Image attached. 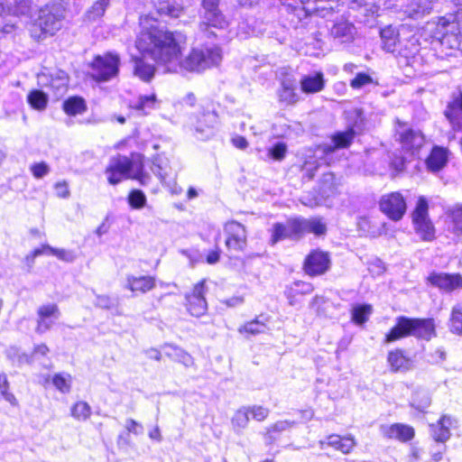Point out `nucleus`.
<instances>
[{
	"label": "nucleus",
	"instance_id": "obj_1",
	"mask_svg": "<svg viewBox=\"0 0 462 462\" xmlns=\"http://www.w3.org/2000/svg\"><path fill=\"white\" fill-rule=\"evenodd\" d=\"M140 27L137 49L149 54L166 71L179 72L180 58L186 47V36L179 31L158 28L156 19L149 14L140 17Z\"/></svg>",
	"mask_w": 462,
	"mask_h": 462
},
{
	"label": "nucleus",
	"instance_id": "obj_2",
	"mask_svg": "<svg viewBox=\"0 0 462 462\" xmlns=\"http://www.w3.org/2000/svg\"><path fill=\"white\" fill-rule=\"evenodd\" d=\"M435 325L431 319H411L399 316L395 319V325L385 335L384 343L399 340L407 337H415L430 340L435 336Z\"/></svg>",
	"mask_w": 462,
	"mask_h": 462
},
{
	"label": "nucleus",
	"instance_id": "obj_3",
	"mask_svg": "<svg viewBox=\"0 0 462 462\" xmlns=\"http://www.w3.org/2000/svg\"><path fill=\"white\" fill-rule=\"evenodd\" d=\"M106 174L108 182L112 185L119 183L124 179L136 180L143 186L147 185L151 180V176L143 171V165L140 160H131L119 154L109 160Z\"/></svg>",
	"mask_w": 462,
	"mask_h": 462
},
{
	"label": "nucleus",
	"instance_id": "obj_4",
	"mask_svg": "<svg viewBox=\"0 0 462 462\" xmlns=\"http://www.w3.org/2000/svg\"><path fill=\"white\" fill-rule=\"evenodd\" d=\"M64 13L65 8L60 3H51L41 8L30 28L32 37L40 41L55 34L62 26Z\"/></svg>",
	"mask_w": 462,
	"mask_h": 462
},
{
	"label": "nucleus",
	"instance_id": "obj_5",
	"mask_svg": "<svg viewBox=\"0 0 462 462\" xmlns=\"http://www.w3.org/2000/svg\"><path fill=\"white\" fill-rule=\"evenodd\" d=\"M222 60V51L219 47L193 49L184 60L180 59L179 72L201 71L212 66H217Z\"/></svg>",
	"mask_w": 462,
	"mask_h": 462
},
{
	"label": "nucleus",
	"instance_id": "obj_6",
	"mask_svg": "<svg viewBox=\"0 0 462 462\" xmlns=\"http://www.w3.org/2000/svg\"><path fill=\"white\" fill-rule=\"evenodd\" d=\"M415 233L424 242H431L436 238V228L429 215V201L424 196L417 199L411 214Z\"/></svg>",
	"mask_w": 462,
	"mask_h": 462
},
{
	"label": "nucleus",
	"instance_id": "obj_7",
	"mask_svg": "<svg viewBox=\"0 0 462 462\" xmlns=\"http://www.w3.org/2000/svg\"><path fill=\"white\" fill-rule=\"evenodd\" d=\"M461 34L462 10H458L452 20L447 17L439 18L436 27V37L442 45H447L451 49L458 48Z\"/></svg>",
	"mask_w": 462,
	"mask_h": 462
},
{
	"label": "nucleus",
	"instance_id": "obj_8",
	"mask_svg": "<svg viewBox=\"0 0 462 462\" xmlns=\"http://www.w3.org/2000/svg\"><path fill=\"white\" fill-rule=\"evenodd\" d=\"M120 56L112 51L97 55L90 64L91 77L97 81H108L119 72Z\"/></svg>",
	"mask_w": 462,
	"mask_h": 462
},
{
	"label": "nucleus",
	"instance_id": "obj_9",
	"mask_svg": "<svg viewBox=\"0 0 462 462\" xmlns=\"http://www.w3.org/2000/svg\"><path fill=\"white\" fill-rule=\"evenodd\" d=\"M202 3V11L200 14L201 21L199 24V30L208 38L215 37L216 34L211 28L226 29L229 22L219 9L218 5Z\"/></svg>",
	"mask_w": 462,
	"mask_h": 462
},
{
	"label": "nucleus",
	"instance_id": "obj_10",
	"mask_svg": "<svg viewBox=\"0 0 462 462\" xmlns=\"http://www.w3.org/2000/svg\"><path fill=\"white\" fill-rule=\"evenodd\" d=\"M395 136L406 152L414 154L419 152L425 143L424 134L419 129H413L407 124L397 121Z\"/></svg>",
	"mask_w": 462,
	"mask_h": 462
},
{
	"label": "nucleus",
	"instance_id": "obj_11",
	"mask_svg": "<svg viewBox=\"0 0 462 462\" xmlns=\"http://www.w3.org/2000/svg\"><path fill=\"white\" fill-rule=\"evenodd\" d=\"M379 208L391 220L399 221L406 213L407 203L402 193L393 191L381 197Z\"/></svg>",
	"mask_w": 462,
	"mask_h": 462
},
{
	"label": "nucleus",
	"instance_id": "obj_12",
	"mask_svg": "<svg viewBox=\"0 0 462 462\" xmlns=\"http://www.w3.org/2000/svg\"><path fill=\"white\" fill-rule=\"evenodd\" d=\"M217 124V115L213 111H208L194 118L190 130L196 139L207 141L215 135Z\"/></svg>",
	"mask_w": 462,
	"mask_h": 462
},
{
	"label": "nucleus",
	"instance_id": "obj_13",
	"mask_svg": "<svg viewBox=\"0 0 462 462\" xmlns=\"http://www.w3.org/2000/svg\"><path fill=\"white\" fill-rule=\"evenodd\" d=\"M226 235V246L228 251L243 252L247 245V232L245 227L237 221L232 220L225 225Z\"/></svg>",
	"mask_w": 462,
	"mask_h": 462
},
{
	"label": "nucleus",
	"instance_id": "obj_14",
	"mask_svg": "<svg viewBox=\"0 0 462 462\" xmlns=\"http://www.w3.org/2000/svg\"><path fill=\"white\" fill-rule=\"evenodd\" d=\"M208 292L206 281L202 280L196 283L190 293L186 294V306L188 311L195 317H201L208 310V303L205 298Z\"/></svg>",
	"mask_w": 462,
	"mask_h": 462
},
{
	"label": "nucleus",
	"instance_id": "obj_15",
	"mask_svg": "<svg viewBox=\"0 0 462 462\" xmlns=\"http://www.w3.org/2000/svg\"><path fill=\"white\" fill-rule=\"evenodd\" d=\"M457 428V419L451 415L443 414L436 423L430 425V432L436 442L444 444L450 439L451 430Z\"/></svg>",
	"mask_w": 462,
	"mask_h": 462
},
{
	"label": "nucleus",
	"instance_id": "obj_16",
	"mask_svg": "<svg viewBox=\"0 0 462 462\" xmlns=\"http://www.w3.org/2000/svg\"><path fill=\"white\" fill-rule=\"evenodd\" d=\"M300 226H299V219H290L285 224L282 223H275L273 225L272 227V236H271V243L272 245H274L278 243L279 241L284 240V239H300Z\"/></svg>",
	"mask_w": 462,
	"mask_h": 462
},
{
	"label": "nucleus",
	"instance_id": "obj_17",
	"mask_svg": "<svg viewBox=\"0 0 462 462\" xmlns=\"http://www.w3.org/2000/svg\"><path fill=\"white\" fill-rule=\"evenodd\" d=\"M330 264L328 254L321 251L311 252L305 260L304 270L310 276L326 273Z\"/></svg>",
	"mask_w": 462,
	"mask_h": 462
},
{
	"label": "nucleus",
	"instance_id": "obj_18",
	"mask_svg": "<svg viewBox=\"0 0 462 462\" xmlns=\"http://www.w3.org/2000/svg\"><path fill=\"white\" fill-rule=\"evenodd\" d=\"M428 281L433 286L448 292L462 288V275L460 273L433 272L428 276Z\"/></svg>",
	"mask_w": 462,
	"mask_h": 462
},
{
	"label": "nucleus",
	"instance_id": "obj_19",
	"mask_svg": "<svg viewBox=\"0 0 462 462\" xmlns=\"http://www.w3.org/2000/svg\"><path fill=\"white\" fill-rule=\"evenodd\" d=\"M445 116L454 129L462 131V89L453 93L452 100L447 106Z\"/></svg>",
	"mask_w": 462,
	"mask_h": 462
},
{
	"label": "nucleus",
	"instance_id": "obj_20",
	"mask_svg": "<svg viewBox=\"0 0 462 462\" xmlns=\"http://www.w3.org/2000/svg\"><path fill=\"white\" fill-rule=\"evenodd\" d=\"M356 33V27L346 20L341 19L334 23L329 30V35L339 43L351 42Z\"/></svg>",
	"mask_w": 462,
	"mask_h": 462
},
{
	"label": "nucleus",
	"instance_id": "obj_21",
	"mask_svg": "<svg viewBox=\"0 0 462 462\" xmlns=\"http://www.w3.org/2000/svg\"><path fill=\"white\" fill-rule=\"evenodd\" d=\"M380 430L384 437L403 442L409 441L414 437L413 428L402 423H394L390 426L382 425Z\"/></svg>",
	"mask_w": 462,
	"mask_h": 462
},
{
	"label": "nucleus",
	"instance_id": "obj_22",
	"mask_svg": "<svg viewBox=\"0 0 462 462\" xmlns=\"http://www.w3.org/2000/svg\"><path fill=\"white\" fill-rule=\"evenodd\" d=\"M319 446L321 448H324L325 446H328L344 454H347L356 446V441L354 438L349 436L341 437L337 434H332L327 438V440H320Z\"/></svg>",
	"mask_w": 462,
	"mask_h": 462
},
{
	"label": "nucleus",
	"instance_id": "obj_23",
	"mask_svg": "<svg viewBox=\"0 0 462 462\" xmlns=\"http://www.w3.org/2000/svg\"><path fill=\"white\" fill-rule=\"evenodd\" d=\"M161 349L170 359L179 362L186 367H189L194 365L193 357L184 349L176 345L165 343L161 346Z\"/></svg>",
	"mask_w": 462,
	"mask_h": 462
},
{
	"label": "nucleus",
	"instance_id": "obj_24",
	"mask_svg": "<svg viewBox=\"0 0 462 462\" xmlns=\"http://www.w3.org/2000/svg\"><path fill=\"white\" fill-rule=\"evenodd\" d=\"M155 278L152 276L127 275L125 287L132 292L146 293L155 287Z\"/></svg>",
	"mask_w": 462,
	"mask_h": 462
},
{
	"label": "nucleus",
	"instance_id": "obj_25",
	"mask_svg": "<svg viewBox=\"0 0 462 462\" xmlns=\"http://www.w3.org/2000/svg\"><path fill=\"white\" fill-rule=\"evenodd\" d=\"M296 82L294 79L285 78L281 82V87L278 89L279 101L285 105L296 104L300 97L296 92Z\"/></svg>",
	"mask_w": 462,
	"mask_h": 462
},
{
	"label": "nucleus",
	"instance_id": "obj_26",
	"mask_svg": "<svg viewBox=\"0 0 462 462\" xmlns=\"http://www.w3.org/2000/svg\"><path fill=\"white\" fill-rule=\"evenodd\" d=\"M311 283L302 281H296L285 289V296L289 300L291 306H294L299 302V296L310 294L313 291Z\"/></svg>",
	"mask_w": 462,
	"mask_h": 462
},
{
	"label": "nucleus",
	"instance_id": "obj_27",
	"mask_svg": "<svg viewBox=\"0 0 462 462\" xmlns=\"http://www.w3.org/2000/svg\"><path fill=\"white\" fill-rule=\"evenodd\" d=\"M435 0H411L404 9V13L411 19H419L429 14L433 9Z\"/></svg>",
	"mask_w": 462,
	"mask_h": 462
},
{
	"label": "nucleus",
	"instance_id": "obj_28",
	"mask_svg": "<svg viewBox=\"0 0 462 462\" xmlns=\"http://www.w3.org/2000/svg\"><path fill=\"white\" fill-rule=\"evenodd\" d=\"M448 162V150L435 146L426 160L427 169L431 172L442 170Z\"/></svg>",
	"mask_w": 462,
	"mask_h": 462
},
{
	"label": "nucleus",
	"instance_id": "obj_29",
	"mask_svg": "<svg viewBox=\"0 0 462 462\" xmlns=\"http://www.w3.org/2000/svg\"><path fill=\"white\" fill-rule=\"evenodd\" d=\"M300 83L302 92L306 94L318 93L325 87L324 75L322 72H315L302 77Z\"/></svg>",
	"mask_w": 462,
	"mask_h": 462
},
{
	"label": "nucleus",
	"instance_id": "obj_30",
	"mask_svg": "<svg viewBox=\"0 0 462 462\" xmlns=\"http://www.w3.org/2000/svg\"><path fill=\"white\" fill-rule=\"evenodd\" d=\"M387 361L393 372H405L411 368V361L403 355L400 349L391 351L388 354Z\"/></svg>",
	"mask_w": 462,
	"mask_h": 462
},
{
	"label": "nucleus",
	"instance_id": "obj_31",
	"mask_svg": "<svg viewBox=\"0 0 462 462\" xmlns=\"http://www.w3.org/2000/svg\"><path fill=\"white\" fill-rule=\"evenodd\" d=\"M356 135V132L353 127L348 128L345 132H338L332 136L333 145H328L325 149L328 152H332L336 149H342L348 147Z\"/></svg>",
	"mask_w": 462,
	"mask_h": 462
},
{
	"label": "nucleus",
	"instance_id": "obj_32",
	"mask_svg": "<svg viewBox=\"0 0 462 462\" xmlns=\"http://www.w3.org/2000/svg\"><path fill=\"white\" fill-rule=\"evenodd\" d=\"M262 318L263 316H259L253 320L245 322L244 325L239 327L238 332L240 334H247L251 336L266 333L269 330L266 323L268 319Z\"/></svg>",
	"mask_w": 462,
	"mask_h": 462
},
{
	"label": "nucleus",
	"instance_id": "obj_33",
	"mask_svg": "<svg viewBox=\"0 0 462 462\" xmlns=\"http://www.w3.org/2000/svg\"><path fill=\"white\" fill-rule=\"evenodd\" d=\"M300 237L307 233H313L317 236L324 235L327 231L326 225L319 218H298Z\"/></svg>",
	"mask_w": 462,
	"mask_h": 462
},
{
	"label": "nucleus",
	"instance_id": "obj_34",
	"mask_svg": "<svg viewBox=\"0 0 462 462\" xmlns=\"http://www.w3.org/2000/svg\"><path fill=\"white\" fill-rule=\"evenodd\" d=\"M380 34L383 49L387 52L394 54L401 41L398 38L399 34L397 31L392 26H389L382 29Z\"/></svg>",
	"mask_w": 462,
	"mask_h": 462
},
{
	"label": "nucleus",
	"instance_id": "obj_35",
	"mask_svg": "<svg viewBox=\"0 0 462 462\" xmlns=\"http://www.w3.org/2000/svg\"><path fill=\"white\" fill-rule=\"evenodd\" d=\"M447 224L454 234L462 233V205H455L447 210Z\"/></svg>",
	"mask_w": 462,
	"mask_h": 462
},
{
	"label": "nucleus",
	"instance_id": "obj_36",
	"mask_svg": "<svg viewBox=\"0 0 462 462\" xmlns=\"http://www.w3.org/2000/svg\"><path fill=\"white\" fill-rule=\"evenodd\" d=\"M419 51L418 41L415 38L400 41L395 56L403 57L407 60L414 57Z\"/></svg>",
	"mask_w": 462,
	"mask_h": 462
},
{
	"label": "nucleus",
	"instance_id": "obj_37",
	"mask_svg": "<svg viewBox=\"0 0 462 462\" xmlns=\"http://www.w3.org/2000/svg\"><path fill=\"white\" fill-rule=\"evenodd\" d=\"M62 108L69 116L83 114L87 110L85 100L79 97H70L63 102Z\"/></svg>",
	"mask_w": 462,
	"mask_h": 462
},
{
	"label": "nucleus",
	"instance_id": "obj_38",
	"mask_svg": "<svg viewBox=\"0 0 462 462\" xmlns=\"http://www.w3.org/2000/svg\"><path fill=\"white\" fill-rule=\"evenodd\" d=\"M69 77L65 71L60 70L51 76L49 87L53 90L54 95H63L68 88Z\"/></svg>",
	"mask_w": 462,
	"mask_h": 462
},
{
	"label": "nucleus",
	"instance_id": "obj_39",
	"mask_svg": "<svg viewBox=\"0 0 462 462\" xmlns=\"http://www.w3.org/2000/svg\"><path fill=\"white\" fill-rule=\"evenodd\" d=\"M250 416L248 413V409L246 406H243L238 409L231 419V424L234 430L237 433H240L243 430H245L249 423Z\"/></svg>",
	"mask_w": 462,
	"mask_h": 462
},
{
	"label": "nucleus",
	"instance_id": "obj_40",
	"mask_svg": "<svg viewBox=\"0 0 462 462\" xmlns=\"http://www.w3.org/2000/svg\"><path fill=\"white\" fill-rule=\"evenodd\" d=\"M27 101L33 109L43 111L47 107L49 98L42 90L35 89L28 94Z\"/></svg>",
	"mask_w": 462,
	"mask_h": 462
},
{
	"label": "nucleus",
	"instance_id": "obj_41",
	"mask_svg": "<svg viewBox=\"0 0 462 462\" xmlns=\"http://www.w3.org/2000/svg\"><path fill=\"white\" fill-rule=\"evenodd\" d=\"M134 63V75L143 81L151 80L154 75V67L143 60H135Z\"/></svg>",
	"mask_w": 462,
	"mask_h": 462
},
{
	"label": "nucleus",
	"instance_id": "obj_42",
	"mask_svg": "<svg viewBox=\"0 0 462 462\" xmlns=\"http://www.w3.org/2000/svg\"><path fill=\"white\" fill-rule=\"evenodd\" d=\"M111 0H97L87 11L86 17L88 21H95L102 17L110 5Z\"/></svg>",
	"mask_w": 462,
	"mask_h": 462
},
{
	"label": "nucleus",
	"instance_id": "obj_43",
	"mask_svg": "<svg viewBox=\"0 0 462 462\" xmlns=\"http://www.w3.org/2000/svg\"><path fill=\"white\" fill-rule=\"evenodd\" d=\"M372 313V306L368 304L356 305L352 309V319L357 324H363Z\"/></svg>",
	"mask_w": 462,
	"mask_h": 462
},
{
	"label": "nucleus",
	"instance_id": "obj_44",
	"mask_svg": "<svg viewBox=\"0 0 462 462\" xmlns=\"http://www.w3.org/2000/svg\"><path fill=\"white\" fill-rule=\"evenodd\" d=\"M157 11L161 15L178 18L184 13V8L180 5L163 3L159 5Z\"/></svg>",
	"mask_w": 462,
	"mask_h": 462
},
{
	"label": "nucleus",
	"instance_id": "obj_45",
	"mask_svg": "<svg viewBox=\"0 0 462 462\" xmlns=\"http://www.w3.org/2000/svg\"><path fill=\"white\" fill-rule=\"evenodd\" d=\"M91 415V408L86 402H78L71 408V416L79 420H86Z\"/></svg>",
	"mask_w": 462,
	"mask_h": 462
},
{
	"label": "nucleus",
	"instance_id": "obj_46",
	"mask_svg": "<svg viewBox=\"0 0 462 462\" xmlns=\"http://www.w3.org/2000/svg\"><path fill=\"white\" fill-rule=\"evenodd\" d=\"M450 330L457 335H462V306L457 305L452 309L450 317Z\"/></svg>",
	"mask_w": 462,
	"mask_h": 462
},
{
	"label": "nucleus",
	"instance_id": "obj_47",
	"mask_svg": "<svg viewBox=\"0 0 462 462\" xmlns=\"http://www.w3.org/2000/svg\"><path fill=\"white\" fill-rule=\"evenodd\" d=\"M9 382L5 373L0 374V394L11 405L16 406L18 404L15 396L9 391Z\"/></svg>",
	"mask_w": 462,
	"mask_h": 462
},
{
	"label": "nucleus",
	"instance_id": "obj_48",
	"mask_svg": "<svg viewBox=\"0 0 462 462\" xmlns=\"http://www.w3.org/2000/svg\"><path fill=\"white\" fill-rule=\"evenodd\" d=\"M71 376L69 374H56L52 378L54 386L62 393L70 391Z\"/></svg>",
	"mask_w": 462,
	"mask_h": 462
},
{
	"label": "nucleus",
	"instance_id": "obj_49",
	"mask_svg": "<svg viewBox=\"0 0 462 462\" xmlns=\"http://www.w3.org/2000/svg\"><path fill=\"white\" fill-rule=\"evenodd\" d=\"M129 205L135 209L143 208L146 204V197L142 190L134 189L128 195Z\"/></svg>",
	"mask_w": 462,
	"mask_h": 462
},
{
	"label": "nucleus",
	"instance_id": "obj_50",
	"mask_svg": "<svg viewBox=\"0 0 462 462\" xmlns=\"http://www.w3.org/2000/svg\"><path fill=\"white\" fill-rule=\"evenodd\" d=\"M246 407L248 409L249 416L258 422L263 421L269 416L270 410L266 407L262 405H249Z\"/></svg>",
	"mask_w": 462,
	"mask_h": 462
},
{
	"label": "nucleus",
	"instance_id": "obj_51",
	"mask_svg": "<svg viewBox=\"0 0 462 462\" xmlns=\"http://www.w3.org/2000/svg\"><path fill=\"white\" fill-rule=\"evenodd\" d=\"M430 404V398L424 392H416L413 394L411 405L419 411H424Z\"/></svg>",
	"mask_w": 462,
	"mask_h": 462
},
{
	"label": "nucleus",
	"instance_id": "obj_52",
	"mask_svg": "<svg viewBox=\"0 0 462 462\" xmlns=\"http://www.w3.org/2000/svg\"><path fill=\"white\" fill-rule=\"evenodd\" d=\"M156 103V96L154 94L149 96H140L136 100L134 107L137 110L145 111L154 107Z\"/></svg>",
	"mask_w": 462,
	"mask_h": 462
},
{
	"label": "nucleus",
	"instance_id": "obj_53",
	"mask_svg": "<svg viewBox=\"0 0 462 462\" xmlns=\"http://www.w3.org/2000/svg\"><path fill=\"white\" fill-rule=\"evenodd\" d=\"M295 424V421L287 420L276 421L275 423H273V425L269 426L266 429V435L269 439H272V433L288 430L291 428H292Z\"/></svg>",
	"mask_w": 462,
	"mask_h": 462
},
{
	"label": "nucleus",
	"instance_id": "obj_54",
	"mask_svg": "<svg viewBox=\"0 0 462 462\" xmlns=\"http://www.w3.org/2000/svg\"><path fill=\"white\" fill-rule=\"evenodd\" d=\"M373 82V78L370 75L365 72H359L353 79L350 80L349 85L354 89H360Z\"/></svg>",
	"mask_w": 462,
	"mask_h": 462
},
{
	"label": "nucleus",
	"instance_id": "obj_55",
	"mask_svg": "<svg viewBox=\"0 0 462 462\" xmlns=\"http://www.w3.org/2000/svg\"><path fill=\"white\" fill-rule=\"evenodd\" d=\"M32 8L31 0H14L12 7V12L14 15H27L30 14Z\"/></svg>",
	"mask_w": 462,
	"mask_h": 462
},
{
	"label": "nucleus",
	"instance_id": "obj_56",
	"mask_svg": "<svg viewBox=\"0 0 462 462\" xmlns=\"http://www.w3.org/2000/svg\"><path fill=\"white\" fill-rule=\"evenodd\" d=\"M30 171L34 178L42 179L50 173L51 168L46 162H41L32 164Z\"/></svg>",
	"mask_w": 462,
	"mask_h": 462
},
{
	"label": "nucleus",
	"instance_id": "obj_57",
	"mask_svg": "<svg viewBox=\"0 0 462 462\" xmlns=\"http://www.w3.org/2000/svg\"><path fill=\"white\" fill-rule=\"evenodd\" d=\"M37 314L38 318L49 319L51 317H54L57 319L60 315V311L56 304H47L41 306L38 309Z\"/></svg>",
	"mask_w": 462,
	"mask_h": 462
},
{
	"label": "nucleus",
	"instance_id": "obj_58",
	"mask_svg": "<svg viewBox=\"0 0 462 462\" xmlns=\"http://www.w3.org/2000/svg\"><path fill=\"white\" fill-rule=\"evenodd\" d=\"M45 248L48 249L49 254L55 255L56 257L62 261L71 263L75 260V254L70 251H67L65 249L53 248L50 245H47Z\"/></svg>",
	"mask_w": 462,
	"mask_h": 462
},
{
	"label": "nucleus",
	"instance_id": "obj_59",
	"mask_svg": "<svg viewBox=\"0 0 462 462\" xmlns=\"http://www.w3.org/2000/svg\"><path fill=\"white\" fill-rule=\"evenodd\" d=\"M6 356L9 359L14 361V359H17L19 364H22L23 362L29 363L30 359L27 355L25 354H20L19 349L15 346H11L6 350Z\"/></svg>",
	"mask_w": 462,
	"mask_h": 462
},
{
	"label": "nucleus",
	"instance_id": "obj_60",
	"mask_svg": "<svg viewBox=\"0 0 462 462\" xmlns=\"http://www.w3.org/2000/svg\"><path fill=\"white\" fill-rule=\"evenodd\" d=\"M287 152V146L283 143H276L272 149H270L269 153L274 159L281 161L285 157Z\"/></svg>",
	"mask_w": 462,
	"mask_h": 462
},
{
	"label": "nucleus",
	"instance_id": "obj_61",
	"mask_svg": "<svg viewBox=\"0 0 462 462\" xmlns=\"http://www.w3.org/2000/svg\"><path fill=\"white\" fill-rule=\"evenodd\" d=\"M53 325V321L50 320L47 318H38L36 332L39 334H43L47 330H49Z\"/></svg>",
	"mask_w": 462,
	"mask_h": 462
},
{
	"label": "nucleus",
	"instance_id": "obj_62",
	"mask_svg": "<svg viewBox=\"0 0 462 462\" xmlns=\"http://www.w3.org/2000/svg\"><path fill=\"white\" fill-rule=\"evenodd\" d=\"M96 306L102 309H110L113 306V300L109 296L98 295L97 296Z\"/></svg>",
	"mask_w": 462,
	"mask_h": 462
},
{
	"label": "nucleus",
	"instance_id": "obj_63",
	"mask_svg": "<svg viewBox=\"0 0 462 462\" xmlns=\"http://www.w3.org/2000/svg\"><path fill=\"white\" fill-rule=\"evenodd\" d=\"M55 190L60 198H68L69 196V190L66 181H60L55 184Z\"/></svg>",
	"mask_w": 462,
	"mask_h": 462
},
{
	"label": "nucleus",
	"instance_id": "obj_64",
	"mask_svg": "<svg viewBox=\"0 0 462 462\" xmlns=\"http://www.w3.org/2000/svg\"><path fill=\"white\" fill-rule=\"evenodd\" d=\"M125 427L128 431L134 432V434H139L142 431V426L133 419L126 420Z\"/></svg>",
	"mask_w": 462,
	"mask_h": 462
}]
</instances>
